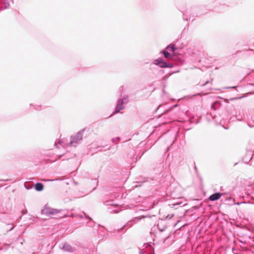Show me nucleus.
<instances>
[{
    "label": "nucleus",
    "mask_w": 254,
    "mask_h": 254,
    "mask_svg": "<svg viewBox=\"0 0 254 254\" xmlns=\"http://www.w3.org/2000/svg\"><path fill=\"white\" fill-rule=\"evenodd\" d=\"M166 49L170 50V51L174 52L175 50V45H170L167 47Z\"/></svg>",
    "instance_id": "obj_7"
},
{
    "label": "nucleus",
    "mask_w": 254,
    "mask_h": 254,
    "mask_svg": "<svg viewBox=\"0 0 254 254\" xmlns=\"http://www.w3.org/2000/svg\"><path fill=\"white\" fill-rule=\"evenodd\" d=\"M60 212L61 210L59 209L53 208L50 207H45L42 211L43 214L50 216H55Z\"/></svg>",
    "instance_id": "obj_1"
},
{
    "label": "nucleus",
    "mask_w": 254,
    "mask_h": 254,
    "mask_svg": "<svg viewBox=\"0 0 254 254\" xmlns=\"http://www.w3.org/2000/svg\"><path fill=\"white\" fill-rule=\"evenodd\" d=\"M163 54H164V57L166 58H167L169 59H172L173 56L172 55H171L168 52L164 51Z\"/></svg>",
    "instance_id": "obj_6"
},
{
    "label": "nucleus",
    "mask_w": 254,
    "mask_h": 254,
    "mask_svg": "<svg viewBox=\"0 0 254 254\" xmlns=\"http://www.w3.org/2000/svg\"><path fill=\"white\" fill-rule=\"evenodd\" d=\"M35 189L37 191H41L44 189V186L42 184L38 183L35 185Z\"/></svg>",
    "instance_id": "obj_4"
},
{
    "label": "nucleus",
    "mask_w": 254,
    "mask_h": 254,
    "mask_svg": "<svg viewBox=\"0 0 254 254\" xmlns=\"http://www.w3.org/2000/svg\"><path fill=\"white\" fill-rule=\"evenodd\" d=\"M82 138V133L81 132H78L74 136L71 137V140L69 143V145H71L73 143L77 142L78 141L81 140Z\"/></svg>",
    "instance_id": "obj_2"
},
{
    "label": "nucleus",
    "mask_w": 254,
    "mask_h": 254,
    "mask_svg": "<svg viewBox=\"0 0 254 254\" xmlns=\"http://www.w3.org/2000/svg\"><path fill=\"white\" fill-rule=\"evenodd\" d=\"M122 104H123V101H121V103H119L117 105L116 109V111H115L116 113H118V112H119V111L120 110L123 109Z\"/></svg>",
    "instance_id": "obj_5"
},
{
    "label": "nucleus",
    "mask_w": 254,
    "mask_h": 254,
    "mask_svg": "<svg viewBox=\"0 0 254 254\" xmlns=\"http://www.w3.org/2000/svg\"><path fill=\"white\" fill-rule=\"evenodd\" d=\"M222 194L221 193H214L212 195H211L210 196H209V199L211 200V201H214V200H218L219 199L221 196Z\"/></svg>",
    "instance_id": "obj_3"
}]
</instances>
